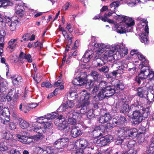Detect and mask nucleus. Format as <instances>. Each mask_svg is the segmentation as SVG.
I'll return each instance as SVG.
<instances>
[{"instance_id": "nucleus-1", "label": "nucleus", "mask_w": 154, "mask_h": 154, "mask_svg": "<svg viewBox=\"0 0 154 154\" xmlns=\"http://www.w3.org/2000/svg\"><path fill=\"white\" fill-rule=\"evenodd\" d=\"M101 91H99L97 94L94 97V100L96 101L103 100L105 97H109L114 95L119 89L122 90L124 87L122 82L118 80H116L113 82L114 86L109 85L104 81Z\"/></svg>"}, {"instance_id": "nucleus-2", "label": "nucleus", "mask_w": 154, "mask_h": 154, "mask_svg": "<svg viewBox=\"0 0 154 154\" xmlns=\"http://www.w3.org/2000/svg\"><path fill=\"white\" fill-rule=\"evenodd\" d=\"M144 65H141L140 66V73L138 76H137L135 78V81L139 84L143 85L146 86V84L145 85L144 80L148 77L149 80L150 81L154 80V73L153 71H150V68L148 66H144Z\"/></svg>"}, {"instance_id": "nucleus-3", "label": "nucleus", "mask_w": 154, "mask_h": 154, "mask_svg": "<svg viewBox=\"0 0 154 154\" xmlns=\"http://www.w3.org/2000/svg\"><path fill=\"white\" fill-rule=\"evenodd\" d=\"M79 96L80 97V101L82 102V103H79V107H81L80 109V112L82 114H84L86 113L88 111L87 106L89 104L88 100L90 97V94L86 91H81L79 94Z\"/></svg>"}, {"instance_id": "nucleus-4", "label": "nucleus", "mask_w": 154, "mask_h": 154, "mask_svg": "<svg viewBox=\"0 0 154 154\" xmlns=\"http://www.w3.org/2000/svg\"><path fill=\"white\" fill-rule=\"evenodd\" d=\"M125 24L119 26L117 28V32L120 33L130 32L131 31L132 26L135 24L134 20L129 17L124 18L123 20Z\"/></svg>"}, {"instance_id": "nucleus-5", "label": "nucleus", "mask_w": 154, "mask_h": 154, "mask_svg": "<svg viewBox=\"0 0 154 154\" xmlns=\"http://www.w3.org/2000/svg\"><path fill=\"white\" fill-rule=\"evenodd\" d=\"M87 77L86 72H82L80 76L73 80L72 83L75 85H79L80 86L86 84V87L89 86V88L91 87L93 85V82L91 80H88L87 79Z\"/></svg>"}, {"instance_id": "nucleus-6", "label": "nucleus", "mask_w": 154, "mask_h": 154, "mask_svg": "<svg viewBox=\"0 0 154 154\" xmlns=\"http://www.w3.org/2000/svg\"><path fill=\"white\" fill-rule=\"evenodd\" d=\"M148 111L139 110H135L132 114L133 124L137 125L141 122L142 121L147 118L149 114Z\"/></svg>"}, {"instance_id": "nucleus-7", "label": "nucleus", "mask_w": 154, "mask_h": 154, "mask_svg": "<svg viewBox=\"0 0 154 154\" xmlns=\"http://www.w3.org/2000/svg\"><path fill=\"white\" fill-rule=\"evenodd\" d=\"M120 46L117 45L113 47L112 50H108L106 51L104 54L103 58L105 60L109 61H111L114 58V54L115 52L119 51L118 49L120 48Z\"/></svg>"}, {"instance_id": "nucleus-8", "label": "nucleus", "mask_w": 154, "mask_h": 154, "mask_svg": "<svg viewBox=\"0 0 154 154\" xmlns=\"http://www.w3.org/2000/svg\"><path fill=\"white\" fill-rule=\"evenodd\" d=\"M55 123L56 125L58 126L59 129L60 130H63L67 128L68 126V124L65 118L61 115L59 116L57 118Z\"/></svg>"}, {"instance_id": "nucleus-9", "label": "nucleus", "mask_w": 154, "mask_h": 154, "mask_svg": "<svg viewBox=\"0 0 154 154\" xmlns=\"http://www.w3.org/2000/svg\"><path fill=\"white\" fill-rule=\"evenodd\" d=\"M68 141L69 139L67 138H62L55 142L53 145L56 149H62L67 146V144Z\"/></svg>"}, {"instance_id": "nucleus-10", "label": "nucleus", "mask_w": 154, "mask_h": 154, "mask_svg": "<svg viewBox=\"0 0 154 154\" xmlns=\"http://www.w3.org/2000/svg\"><path fill=\"white\" fill-rule=\"evenodd\" d=\"M0 115L3 116L1 117V123L5 125H8L9 123V121L10 120V114L9 109L7 108H4L0 112Z\"/></svg>"}, {"instance_id": "nucleus-11", "label": "nucleus", "mask_w": 154, "mask_h": 154, "mask_svg": "<svg viewBox=\"0 0 154 154\" xmlns=\"http://www.w3.org/2000/svg\"><path fill=\"white\" fill-rule=\"evenodd\" d=\"M24 134L23 135V134L20 135L17 134H16V136L18 138L19 141L25 144H29L33 142V139H35L34 137H35V136H32L30 137H26V135H25L24 133Z\"/></svg>"}, {"instance_id": "nucleus-12", "label": "nucleus", "mask_w": 154, "mask_h": 154, "mask_svg": "<svg viewBox=\"0 0 154 154\" xmlns=\"http://www.w3.org/2000/svg\"><path fill=\"white\" fill-rule=\"evenodd\" d=\"M19 90L10 91L6 96V98L8 101H10L12 99L14 103L16 102L17 100L20 95Z\"/></svg>"}, {"instance_id": "nucleus-13", "label": "nucleus", "mask_w": 154, "mask_h": 154, "mask_svg": "<svg viewBox=\"0 0 154 154\" xmlns=\"http://www.w3.org/2000/svg\"><path fill=\"white\" fill-rule=\"evenodd\" d=\"M125 137L127 138L131 137L134 138L137 135V130L134 128L129 129L127 127H125Z\"/></svg>"}, {"instance_id": "nucleus-14", "label": "nucleus", "mask_w": 154, "mask_h": 154, "mask_svg": "<svg viewBox=\"0 0 154 154\" xmlns=\"http://www.w3.org/2000/svg\"><path fill=\"white\" fill-rule=\"evenodd\" d=\"M10 78L13 85L15 86L20 85L22 81L21 77L17 75H11Z\"/></svg>"}, {"instance_id": "nucleus-15", "label": "nucleus", "mask_w": 154, "mask_h": 154, "mask_svg": "<svg viewBox=\"0 0 154 154\" xmlns=\"http://www.w3.org/2000/svg\"><path fill=\"white\" fill-rule=\"evenodd\" d=\"M126 123L127 120L124 116H116L112 119L113 124H115L116 125H123Z\"/></svg>"}, {"instance_id": "nucleus-16", "label": "nucleus", "mask_w": 154, "mask_h": 154, "mask_svg": "<svg viewBox=\"0 0 154 154\" xmlns=\"http://www.w3.org/2000/svg\"><path fill=\"white\" fill-rule=\"evenodd\" d=\"M37 149L38 153L39 154H51L53 152V150L50 146L44 147H38Z\"/></svg>"}, {"instance_id": "nucleus-17", "label": "nucleus", "mask_w": 154, "mask_h": 154, "mask_svg": "<svg viewBox=\"0 0 154 154\" xmlns=\"http://www.w3.org/2000/svg\"><path fill=\"white\" fill-rule=\"evenodd\" d=\"M109 136H106L105 137H102L98 139L97 141V143L99 144V146H103L106 145L109 142L111 139Z\"/></svg>"}, {"instance_id": "nucleus-18", "label": "nucleus", "mask_w": 154, "mask_h": 154, "mask_svg": "<svg viewBox=\"0 0 154 154\" xmlns=\"http://www.w3.org/2000/svg\"><path fill=\"white\" fill-rule=\"evenodd\" d=\"M81 115L75 110H71L66 113V118H72L75 119H80L81 117Z\"/></svg>"}, {"instance_id": "nucleus-19", "label": "nucleus", "mask_w": 154, "mask_h": 154, "mask_svg": "<svg viewBox=\"0 0 154 154\" xmlns=\"http://www.w3.org/2000/svg\"><path fill=\"white\" fill-rule=\"evenodd\" d=\"M94 56L93 51L91 50L87 51L82 58V60L85 63L89 62Z\"/></svg>"}, {"instance_id": "nucleus-20", "label": "nucleus", "mask_w": 154, "mask_h": 154, "mask_svg": "<svg viewBox=\"0 0 154 154\" xmlns=\"http://www.w3.org/2000/svg\"><path fill=\"white\" fill-rule=\"evenodd\" d=\"M150 87L148 91L147 94V100L149 104H150L154 101V88L151 89Z\"/></svg>"}, {"instance_id": "nucleus-21", "label": "nucleus", "mask_w": 154, "mask_h": 154, "mask_svg": "<svg viewBox=\"0 0 154 154\" xmlns=\"http://www.w3.org/2000/svg\"><path fill=\"white\" fill-rule=\"evenodd\" d=\"M5 34V32L4 30H0V56H1L3 51L2 48L4 47V37Z\"/></svg>"}, {"instance_id": "nucleus-22", "label": "nucleus", "mask_w": 154, "mask_h": 154, "mask_svg": "<svg viewBox=\"0 0 154 154\" xmlns=\"http://www.w3.org/2000/svg\"><path fill=\"white\" fill-rule=\"evenodd\" d=\"M82 132L80 129L78 127L73 126L71 131V134L73 137H76L80 136Z\"/></svg>"}, {"instance_id": "nucleus-23", "label": "nucleus", "mask_w": 154, "mask_h": 154, "mask_svg": "<svg viewBox=\"0 0 154 154\" xmlns=\"http://www.w3.org/2000/svg\"><path fill=\"white\" fill-rule=\"evenodd\" d=\"M92 81L93 82L94 84V81ZM104 83H105L104 81H102L99 85H96L94 87H93V86H94V84L91 87L89 88V86H88L86 87H87V88H89V89L93 88L92 92H93V93H94V92L95 93L97 92L99 90H100V91H101L103 87V84H105Z\"/></svg>"}, {"instance_id": "nucleus-24", "label": "nucleus", "mask_w": 154, "mask_h": 154, "mask_svg": "<svg viewBox=\"0 0 154 154\" xmlns=\"http://www.w3.org/2000/svg\"><path fill=\"white\" fill-rule=\"evenodd\" d=\"M19 23V21L17 20H15L8 23V28L9 29L10 31H13L16 29L17 25Z\"/></svg>"}, {"instance_id": "nucleus-25", "label": "nucleus", "mask_w": 154, "mask_h": 154, "mask_svg": "<svg viewBox=\"0 0 154 154\" xmlns=\"http://www.w3.org/2000/svg\"><path fill=\"white\" fill-rule=\"evenodd\" d=\"M120 112L124 113H126L128 110L129 105L122 101L119 103Z\"/></svg>"}, {"instance_id": "nucleus-26", "label": "nucleus", "mask_w": 154, "mask_h": 154, "mask_svg": "<svg viewBox=\"0 0 154 154\" xmlns=\"http://www.w3.org/2000/svg\"><path fill=\"white\" fill-rule=\"evenodd\" d=\"M103 127L102 125L96 127L91 132V135L94 137H99L101 134L100 130Z\"/></svg>"}, {"instance_id": "nucleus-27", "label": "nucleus", "mask_w": 154, "mask_h": 154, "mask_svg": "<svg viewBox=\"0 0 154 154\" xmlns=\"http://www.w3.org/2000/svg\"><path fill=\"white\" fill-rule=\"evenodd\" d=\"M23 8L22 6H18L15 9V11L16 14L21 17H23L24 16L25 12L24 10L22 9Z\"/></svg>"}, {"instance_id": "nucleus-28", "label": "nucleus", "mask_w": 154, "mask_h": 154, "mask_svg": "<svg viewBox=\"0 0 154 154\" xmlns=\"http://www.w3.org/2000/svg\"><path fill=\"white\" fill-rule=\"evenodd\" d=\"M19 124L20 126L23 129H28L30 127V125L29 123L23 120L22 118H20L18 119Z\"/></svg>"}, {"instance_id": "nucleus-29", "label": "nucleus", "mask_w": 154, "mask_h": 154, "mask_svg": "<svg viewBox=\"0 0 154 154\" xmlns=\"http://www.w3.org/2000/svg\"><path fill=\"white\" fill-rule=\"evenodd\" d=\"M137 57H138L139 60L143 62V64H140L139 66H140L141 65H144V66H147L148 64V61L146 60V59L145 57L142 54H137Z\"/></svg>"}, {"instance_id": "nucleus-30", "label": "nucleus", "mask_w": 154, "mask_h": 154, "mask_svg": "<svg viewBox=\"0 0 154 154\" xmlns=\"http://www.w3.org/2000/svg\"><path fill=\"white\" fill-rule=\"evenodd\" d=\"M125 127L118 128L115 131V133L119 137H125Z\"/></svg>"}, {"instance_id": "nucleus-31", "label": "nucleus", "mask_w": 154, "mask_h": 154, "mask_svg": "<svg viewBox=\"0 0 154 154\" xmlns=\"http://www.w3.org/2000/svg\"><path fill=\"white\" fill-rule=\"evenodd\" d=\"M29 107L31 108V107L28 106V104L25 105V104H23L22 103H21L19 106V109L21 111L26 113L29 111Z\"/></svg>"}, {"instance_id": "nucleus-32", "label": "nucleus", "mask_w": 154, "mask_h": 154, "mask_svg": "<svg viewBox=\"0 0 154 154\" xmlns=\"http://www.w3.org/2000/svg\"><path fill=\"white\" fill-rule=\"evenodd\" d=\"M12 5V2L9 0H0V7H5Z\"/></svg>"}, {"instance_id": "nucleus-33", "label": "nucleus", "mask_w": 154, "mask_h": 154, "mask_svg": "<svg viewBox=\"0 0 154 154\" xmlns=\"http://www.w3.org/2000/svg\"><path fill=\"white\" fill-rule=\"evenodd\" d=\"M80 93L77 94L76 93L74 92L70 91L69 93L67 95V98L68 99H74V98H77L78 96L79 97V100L80 101V97L79 96V94Z\"/></svg>"}, {"instance_id": "nucleus-34", "label": "nucleus", "mask_w": 154, "mask_h": 154, "mask_svg": "<svg viewBox=\"0 0 154 154\" xmlns=\"http://www.w3.org/2000/svg\"><path fill=\"white\" fill-rule=\"evenodd\" d=\"M119 2L118 1L114 2L112 3L110 5V9L108 10L109 11L113 12L116 8L119 6Z\"/></svg>"}, {"instance_id": "nucleus-35", "label": "nucleus", "mask_w": 154, "mask_h": 154, "mask_svg": "<svg viewBox=\"0 0 154 154\" xmlns=\"http://www.w3.org/2000/svg\"><path fill=\"white\" fill-rule=\"evenodd\" d=\"M34 131L39 134H42L45 132V130L44 128H43L41 126H36L33 129Z\"/></svg>"}, {"instance_id": "nucleus-36", "label": "nucleus", "mask_w": 154, "mask_h": 154, "mask_svg": "<svg viewBox=\"0 0 154 154\" xmlns=\"http://www.w3.org/2000/svg\"><path fill=\"white\" fill-rule=\"evenodd\" d=\"M97 52L102 53L103 52L104 49L106 48V45L103 43L97 44Z\"/></svg>"}, {"instance_id": "nucleus-37", "label": "nucleus", "mask_w": 154, "mask_h": 154, "mask_svg": "<svg viewBox=\"0 0 154 154\" xmlns=\"http://www.w3.org/2000/svg\"><path fill=\"white\" fill-rule=\"evenodd\" d=\"M141 103H140L139 101L136 100L135 102H134V104H133L131 106V109L132 108L133 109V110L135 109H137V108H139V106L141 107L143 106L142 105Z\"/></svg>"}, {"instance_id": "nucleus-38", "label": "nucleus", "mask_w": 154, "mask_h": 154, "mask_svg": "<svg viewBox=\"0 0 154 154\" xmlns=\"http://www.w3.org/2000/svg\"><path fill=\"white\" fill-rule=\"evenodd\" d=\"M137 151L134 149H131L128 151H123L122 153L120 152H116L115 154H136Z\"/></svg>"}, {"instance_id": "nucleus-39", "label": "nucleus", "mask_w": 154, "mask_h": 154, "mask_svg": "<svg viewBox=\"0 0 154 154\" xmlns=\"http://www.w3.org/2000/svg\"><path fill=\"white\" fill-rule=\"evenodd\" d=\"M140 39L141 42L145 44L148 43V40L146 38V34L144 33H142L140 35Z\"/></svg>"}, {"instance_id": "nucleus-40", "label": "nucleus", "mask_w": 154, "mask_h": 154, "mask_svg": "<svg viewBox=\"0 0 154 154\" xmlns=\"http://www.w3.org/2000/svg\"><path fill=\"white\" fill-rule=\"evenodd\" d=\"M146 90L143 89V87H139L137 89V95L140 97H143L144 94L146 92Z\"/></svg>"}, {"instance_id": "nucleus-41", "label": "nucleus", "mask_w": 154, "mask_h": 154, "mask_svg": "<svg viewBox=\"0 0 154 154\" xmlns=\"http://www.w3.org/2000/svg\"><path fill=\"white\" fill-rule=\"evenodd\" d=\"M79 146L82 149H85L88 145L87 141L85 139L81 140L79 141Z\"/></svg>"}, {"instance_id": "nucleus-42", "label": "nucleus", "mask_w": 154, "mask_h": 154, "mask_svg": "<svg viewBox=\"0 0 154 154\" xmlns=\"http://www.w3.org/2000/svg\"><path fill=\"white\" fill-rule=\"evenodd\" d=\"M16 41H17L16 39H11L8 42V48L11 49H14L16 45V44H15V42Z\"/></svg>"}, {"instance_id": "nucleus-43", "label": "nucleus", "mask_w": 154, "mask_h": 154, "mask_svg": "<svg viewBox=\"0 0 154 154\" xmlns=\"http://www.w3.org/2000/svg\"><path fill=\"white\" fill-rule=\"evenodd\" d=\"M58 114L55 112H52L50 114H48L47 116L46 117L47 120L49 119H53L57 117V118L59 116H58Z\"/></svg>"}, {"instance_id": "nucleus-44", "label": "nucleus", "mask_w": 154, "mask_h": 154, "mask_svg": "<svg viewBox=\"0 0 154 154\" xmlns=\"http://www.w3.org/2000/svg\"><path fill=\"white\" fill-rule=\"evenodd\" d=\"M91 76L95 80H97L100 78V74L96 71H92L91 73Z\"/></svg>"}, {"instance_id": "nucleus-45", "label": "nucleus", "mask_w": 154, "mask_h": 154, "mask_svg": "<svg viewBox=\"0 0 154 154\" xmlns=\"http://www.w3.org/2000/svg\"><path fill=\"white\" fill-rule=\"evenodd\" d=\"M72 100H69L67 101L65 103H64L66 106L67 109L72 108L74 106L75 104L73 102Z\"/></svg>"}, {"instance_id": "nucleus-46", "label": "nucleus", "mask_w": 154, "mask_h": 154, "mask_svg": "<svg viewBox=\"0 0 154 154\" xmlns=\"http://www.w3.org/2000/svg\"><path fill=\"white\" fill-rule=\"evenodd\" d=\"M140 2V0H131L128 4V5L129 7H133L136 5L137 3H139Z\"/></svg>"}, {"instance_id": "nucleus-47", "label": "nucleus", "mask_w": 154, "mask_h": 154, "mask_svg": "<svg viewBox=\"0 0 154 154\" xmlns=\"http://www.w3.org/2000/svg\"><path fill=\"white\" fill-rule=\"evenodd\" d=\"M46 117V116H43L38 117L36 119V122L38 123L43 124L46 121L45 120L47 119V118Z\"/></svg>"}, {"instance_id": "nucleus-48", "label": "nucleus", "mask_w": 154, "mask_h": 154, "mask_svg": "<svg viewBox=\"0 0 154 154\" xmlns=\"http://www.w3.org/2000/svg\"><path fill=\"white\" fill-rule=\"evenodd\" d=\"M43 125H42L43 128H44L45 130V132H46V129H49L51 128L52 126V125L49 122H46L43 123Z\"/></svg>"}, {"instance_id": "nucleus-49", "label": "nucleus", "mask_w": 154, "mask_h": 154, "mask_svg": "<svg viewBox=\"0 0 154 154\" xmlns=\"http://www.w3.org/2000/svg\"><path fill=\"white\" fill-rule=\"evenodd\" d=\"M103 57L101 58L99 60V61L97 62V66H101L106 63V62L107 60H105V59H103Z\"/></svg>"}, {"instance_id": "nucleus-50", "label": "nucleus", "mask_w": 154, "mask_h": 154, "mask_svg": "<svg viewBox=\"0 0 154 154\" xmlns=\"http://www.w3.org/2000/svg\"><path fill=\"white\" fill-rule=\"evenodd\" d=\"M138 134H137V135L144 136V133L145 132V128L143 127H140L138 131Z\"/></svg>"}, {"instance_id": "nucleus-51", "label": "nucleus", "mask_w": 154, "mask_h": 154, "mask_svg": "<svg viewBox=\"0 0 154 154\" xmlns=\"http://www.w3.org/2000/svg\"><path fill=\"white\" fill-rule=\"evenodd\" d=\"M119 63L120 64V63H114L112 64V69L114 70L118 71L120 70V69H119L121 67L119 66Z\"/></svg>"}, {"instance_id": "nucleus-52", "label": "nucleus", "mask_w": 154, "mask_h": 154, "mask_svg": "<svg viewBox=\"0 0 154 154\" xmlns=\"http://www.w3.org/2000/svg\"><path fill=\"white\" fill-rule=\"evenodd\" d=\"M98 70L100 72L107 73L109 71V69L108 66H104L101 68L98 69Z\"/></svg>"}, {"instance_id": "nucleus-53", "label": "nucleus", "mask_w": 154, "mask_h": 154, "mask_svg": "<svg viewBox=\"0 0 154 154\" xmlns=\"http://www.w3.org/2000/svg\"><path fill=\"white\" fill-rule=\"evenodd\" d=\"M67 107L65 103L62 104L57 109V111L59 112H62L65 110Z\"/></svg>"}, {"instance_id": "nucleus-54", "label": "nucleus", "mask_w": 154, "mask_h": 154, "mask_svg": "<svg viewBox=\"0 0 154 154\" xmlns=\"http://www.w3.org/2000/svg\"><path fill=\"white\" fill-rule=\"evenodd\" d=\"M94 114L92 112V110H89L87 112V116L88 119H91L94 117Z\"/></svg>"}, {"instance_id": "nucleus-55", "label": "nucleus", "mask_w": 154, "mask_h": 154, "mask_svg": "<svg viewBox=\"0 0 154 154\" xmlns=\"http://www.w3.org/2000/svg\"><path fill=\"white\" fill-rule=\"evenodd\" d=\"M68 119V122L71 125H75L76 123V119L75 118H67Z\"/></svg>"}, {"instance_id": "nucleus-56", "label": "nucleus", "mask_w": 154, "mask_h": 154, "mask_svg": "<svg viewBox=\"0 0 154 154\" xmlns=\"http://www.w3.org/2000/svg\"><path fill=\"white\" fill-rule=\"evenodd\" d=\"M41 86L42 87H45L46 88H51L52 85L49 82H43L41 84Z\"/></svg>"}, {"instance_id": "nucleus-57", "label": "nucleus", "mask_w": 154, "mask_h": 154, "mask_svg": "<svg viewBox=\"0 0 154 154\" xmlns=\"http://www.w3.org/2000/svg\"><path fill=\"white\" fill-rule=\"evenodd\" d=\"M7 146L4 145L3 142H2L0 144V151H4L8 149Z\"/></svg>"}, {"instance_id": "nucleus-58", "label": "nucleus", "mask_w": 154, "mask_h": 154, "mask_svg": "<svg viewBox=\"0 0 154 154\" xmlns=\"http://www.w3.org/2000/svg\"><path fill=\"white\" fill-rule=\"evenodd\" d=\"M138 137V142L139 143L141 144L145 141L144 136L137 135Z\"/></svg>"}, {"instance_id": "nucleus-59", "label": "nucleus", "mask_w": 154, "mask_h": 154, "mask_svg": "<svg viewBox=\"0 0 154 154\" xmlns=\"http://www.w3.org/2000/svg\"><path fill=\"white\" fill-rule=\"evenodd\" d=\"M123 139L119 137L117 138L115 141V143L116 145H120L122 144Z\"/></svg>"}, {"instance_id": "nucleus-60", "label": "nucleus", "mask_w": 154, "mask_h": 154, "mask_svg": "<svg viewBox=\"0 0 154 154\" xmlns=\"http://www.w3.org/2000/svg\"><path fill=\"white\" fill-rule=\"evenodd\" d=\"M96 40V38L94 36H92L91 37V42L90 43V45L92 46H94L95 47H96L97 44L94 43Z\"/></svg>"}, {"instance_id": "nucleus-61", "label": "nucleus", "mask_w": 154, "mask_h": 154, "mask_svg": "<svg viewBox=\"0 0 154 154\" xmlns=\"http://www.w3.org/2000/svg\"><path fill=\"white\" fill-rule=\"evenodd\" d=\"M104 116L105 118L106 122L112 119L111 117L110 114L107 113H106L104 115Z\"/></svg>"}, {"instance_id": "nucleus-62", "label": "nucleus", "mask_w": 154, "mask_h": 154, "mask_svg": "<svg viewBox=\"0 0 154 154\" xmlns=\"http://www.w3.org/2000/svg\"><path fill=\"white\" fill-rule=\"evenodd\" d=\"M58 89L56 88L52 93L49 94L48 95L47 98L48 99H49L51 98L52 97L56 95L57 93H56V92L57 91Z\"/></svg>"}, {"instance_id": "nucleus-63", "label": "nucleus", "mask_w": 154, "mask_h": 154, "mask_svg": "<svg viewBox=\"0 0 154 154\" xmlns=\"http://www.w3.org/2000/svg\"><path fill=\"white\" fill-rule=\"evenodd\" d=\"M25 59L27 60L29 63H31L32 62V59L31 55L29 54H26Z\"/></svg>"}, {"instance_id": "nucleus-64", "label": "nucleus", "mask_w": 154, "mask_h": 154, "mask_svg": "<svg viewBox=\"0 0 154 154\" xmlns=\"http://www.w3.org/2000/svg\"><path fill=\"white\" fill-rule=\"evenodd\" d=\"M10 154H20L19 151L17 149H12L10 151Z\"/></svg>"}]
</instances>
